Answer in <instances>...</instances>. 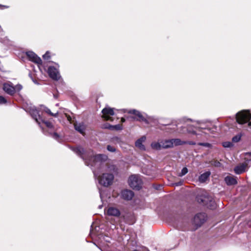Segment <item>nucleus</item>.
Segmentation results:
<instances>
[{
  "instance_id": "obj_5",
  "label": "nucleus",
  "mask_w": 251,
  "mask_h": 251,
  "mask_svg": "<svg viewBox=\"0 0 251 251\" xmlns=\"http://www.w3.org/2000/svg\"><path fill=\"white\" fill-rule=\"evenodd\" d=\"M128 184L133 189H139L141 187L142 181L138 175H132L128 178Z\"/></svg>"
},
{
  "instance_id": "obj_38",
  "label": "nucleus",
  "mask_w": 251,
  "mask_h": 251,
  "mask_svg": "<svg viewBox=\"0 0 251 251\" xmlns=\"http://www.w3.org/2000/svg\"><path fill=\"white\" fill-rule=\"evenodd\" d=\"M58 137V135L57 133H54L53 134V137L55 138V139H57V137Z\"/></svg>"
},
{
  "instance_id": "obj_29",
  "label": "nucleus",
  "mask_w": 251,
  "mask_h": 251,
  "mask_svg": "<svg viewBox=\"0 0 251 251\" xmlns=\"http://www.w3.org/2000/svg\"><path fill=\"white\" fill-rule=\"evenodd\" d=\"M198 145L206 148H210L211 147V145L208 143H199Z\"/></svg>"
},
{
  "instance_id": "obj_31",
  "label": "nucleus",
  "mask_w": 251,
  "mask_h": 251,
  "mask_svg": "<svg viewBox=\"0 0 251 251\" xmlns=\"http://www.w3.org/2000/svg\"><path fill=\"white\" fill-rule=\"evenodd\" d=\"M14 87V89H15V92L16 91H20L22 89V88H23L22 86L21 85H20V84L16 85Z\"/></svg>"
},
{
  "instance_id": "obj_28",
  "label": "nucleus",
  "mask_w": 251,
  "mask_h": 251,
  "mask_svg": "<svg viewBox=\"0 0 251 251\" xmlns=\"http://www.w3.org/2000/svg\"><path fill=\"white\" fill-rule=\"evenodd\" d=\"M42 121L43 123H45V125L47 127H48L50 129H51L53 127V126L52 124L49 121H45L44 120H42Z\"/></svg>"
},
{
  "instance_id": "obj_14",
  "label": "nucleus",
  "mask_w": 251,
  "mask_h": 251,
  "mask_svg": "<svg viewBox=\"0 0 251 251\" xmlns=\"http://www.w3.org/2000/svg\"><path fill=\"white\" fill-rule=\"evenodd\" d=\"M74 126L75 129L81 134H83L84 133L85 126L83 123H76L74 124Z\"/></svg>"
},
{
  "instance_id": "obj_20",
  "label": "nucleus",
  "mask_w": 251,
  "mask_h": 251,
  "mask_svg": "<svg viewBox=\"0 0 251 251\" xmlns=\"http://www.w3.org/2000/svg\"><path fill=\"white\" fill-rule=\"evenodd\" d=\"M210 175V173L209 172H206L202 174H201L200 177H199V181L201 182H205L207 178L209 177V176Z\"/></svg>"
},
{
  "instance_id": "obj_33",
  "label": "nucleus",
  "mask_w": 251,
  "mask_h": 251,
  "mask_svg": "<svg viewBox=\"0 0 251 251\" xmlns=\"http://www.w3.org/2000/svg\"><path fill=\"white\" fill-rule=\"evenodd\" d=\"M111 127L117 130L122 129V126L120 125H117L114 126H112Z\"/></svg>"
},
{
  "instance_id": "obj_47",
  "label": "nucleus",
  "mask_w": 251,
  "mask_h": 251,
  "mask_svg": "<svg viewBox=\"0 0 251 251\" xmlns=\"http://www.w3.org/2000/svg\"><path fill=\"white\" fill-rule=\"evenodd\" d=\"M101 207H102V206H99V207H100V208H101Z\"/></svg>"
},
{
  "instance_id": "obj_6",
  "label": "nucleus",
  "mask_w": 251,
  "mask_h": 251,
  "mask_svg": "<svg viewBox=\"0 0 251 251\" xmlns=\"http://www.w3.org/2000/svg\"><path fill=\"white\" fill-rule=\"evenodd\" d=\"M102 117L107 121H113V119L111 116L114 115L113 109L110 107H105L102 110Z\"/></svg>"
},
{
  "instance_id": "obj_1",
  "label": "nucleus",
  "mask_w": 251,
  "mask_h": 251,
  "mask_svg": "<svg viewBox=\"0 0 251 251\" xmlns=\"http://www.w3.org/2000/svg\"><path fill=\"white\" fill-rule=\"evenodd\" d=\"M74 151L82 157L87 166L100 165L102 161H104L107 159V157L105 155L99 154L94 155L93 151L86 152L81 147L75 148Z\"/></svg>"
},
{
  "instance_id": "obj_4",
  "label": "nucleus",
  "mask_w": 251,
  "mask_h": 251,
  "mask_svg": "<svg viewBox=\"0 0 251 251\" xmlns=\"http://www.w3.org/2000/svg\"><path fill=\"white\" fill-rule=\"evenodd\" d=\"M251 118V114L249 111H242L236 114V121L240 124L248 122Z\"/></svg>"
},
{
  "instance_id": "obj_25",
  "label": "nucleus",
  "mask_w": 251,
  "mask_h": 251,
  "mask_svg": "<svg viewBox=\"0 0 251 251\" xmlns=\"http://www.w3.org/2000/svg\"><path fill=\"white\" fill-rule=\"evenodd\" d=\"M188 173V169L186 167H184L181 172L178 174L179 176H182Z\"/></svg>"
},
{
  "instance_id": "obj_8",
  "label": "nucleus",
  "mask_w": 251,
  "mask_h": 251,
  "mask_svg": "<svg viewBox=\"0 0 251 251\" xmlns=\"http://www.w3.org/2000/svg\"><path fill=\"white\" fill-rule=\"evenodd\" d=\"M205 214L204 213H199L194 218V223L198 226H200L205 221Z\"/></svg>"
},
{
  "instance_id": "obj_35",
  "label": "nucleus",
  "mask_w": 251,
  "mask_h": 251,
  "mask_svg": "<svg viewBox=\"0 0 251 251\" xmlns=\"http://www.w3.org/2000/svg\"><path fill=\"white\" fill-rule=\"evenodd\" d=\"M49 52L47 51L44 55H43V57L44 59H48L50 58Z\"/></svg>"
},
{
  "instance_id": "obj_27",
  "label": "nucleus",
  "mask_w": 251,
  "mask_h": 251,
  "mask_svg": "<svg viewBox=\"0 0 251 251\" xmlns=\"http://www.w3.org/2000/svg\"><path fill=\"white\" fill-rule=\"evenodd\" d=\"M223 146L225 148H230L233 146V144L230 142H225L223 143Z\"/></svg>"
},
{
  "instance_id": "obj_9",
  "label": "nucleus",
  "mask_w": 251,
  "mask_h": 251,
  "mask_svg": "<svg viewBox=\"0 0 251 251\" xmlns=\"http://www.w3.org/2000/svg\"><path fill=\"white\" fill-rule=\"evenodd\" d=\"M26 55L29 59L38 64V65H41L42 60L33 51H28L26 52Z\"/></svg>"
},
{
  "instance_id": "obj_12",
  "label": "nucleus",
  "mask_w": 251,
  "mask_h": 251,
  "mask_svg": "<svg viewBox=\"0 0 251 251\" xmlns=\"http://www.w3.org/2000/svg\"><path fill=\"white\" fill-rule=\"evenodd\" d=\"M122 197L126 200H130L134 196L133 192L131 190H124L122 192Z\"/></svg>"
},
{
  "instance_id": "obj_40",
  "label": "nucleus",
  "mask_w": 251,
  "mask_h": 251,
  "mask_svg": "<svg viewBox=\"0 0 251 251\" xmlns=\"http://www.w3.org/2000/svg\"><path fill=\"white\" fill-rule=\"evenodd\" d=\"M246 155H249L250 156H251V152H247L246 153Z\"/></svg>"
},
{
  "instance_id": "obj_15",
  "label": "nucleus",
  "mask_w": 251,
  "mask_h": 251,
  "mask_svg": "<svg viewBox=\"0 0 251 251\" xmlns=\"http://www.w3.org/2000/svg\"><path fill=\"white\" fill-rule=\"evenodd\" d=\"M128 113L137 116L138 117L137 120L140 121H145V122L147 123V121L143 117V116L139 111L133 109L128 111Z\"/></svg>"
},
{
  "instance_id": "obj_2",
  "label": "nucleus",
  "mask_w": 251,
  "mask_h": 251,
  "mask_svg": "<svg viewBox=\"0 0 251 251\" xmlns=\"http://www.w3.org/2000/svg\"><path fill=\"white\" fill-rule=\"evenodd\" d=\"M99 182L104 187L111 185L114 180V175L112 173H103L98 177Z\"/></svg>"
},
{
  "instance_id": "obj_18",
  "label": "nucleus",
  "mask_w": 251,
  "mask_h": 251,
  "mask_svg": "<svg viewBox=\"0 0 251 251\" xmlns=\"http://www.w3.org/2000/svg\"><path fill=\"white\" fill-rule=\"evenodd\" d=\"M247 167V164H242L239 166H236L234 168V172L237 174H240L244 172L246 170V168Z\"/></svg>"
},
{
  "instance_id": "obj_23",
  "label": "nucleus",
  "mask_w": 251,
  "mask_h": 251,
  "mask_svg": "<svg viewBox=\"0 0 251 251\" xmlns=\"http://www.w3.org/2000/svg\"><path fill=\"white\" fill-rule=\"evenodd\" d=\"M42 110H43L44 111H45L46 113H48V114L51 115V116H54V117H56L58 115V112H57L55 114H53V113H52L50 110L47 107H45V106H42Z\"/></svg>"
},
{
  "instance_id": "obj_34",
  "label": "nucleus",
  "mask_w": 251,
  "mask_h": 251,
  "mask_svg": "<svg viewBox=\"0 0 251 251\" xmlns=\"http://www.w3.org/2000/svg\"><path fill=\"white\" fill-rule=\"evenodd\" d=\"M184 144H188L190 145H195L196 143L194 141H184Z\"/></svg>"
},
{
  "instance_id": "obj_3",
  "label": "nucleus",
  "mask_w": 251,
  "mask_h": 251,
  "mask_svg": "<svg viewBox=\"0 0 251 251\" xmlns=\"http://www.w3.org/2000/svg\"><path fill=\"white\" fill-rule=\"evenodd\" d=\"M197 201L198 202L202 203L211 209L214 208L215 206V201L211 197L208 195L201 196L197 198Z\"/></svg>"
},
{
  "instance_id": "obj_22",
  "label": "nucleus",
  "mask_w": 251,
  "mask_h": 251,
  "mask_svg": "<svg viewBox=\"0 0 251 251\" xmlns=\"http://www.w3.org/2000/svg\"><path fill=\"white\" fill-rule=\"evenodd\" d=\"M171 140L173 143V147L174 146H178L184 144V141H182L179 139H172Z\"/></svg>"
},
{
  "instance_id": "obj_30",
  "label": "nucleus",
  "mask_w": 251,
  "mask_h": 251,
  "mask_svg": "<svg viewBox=\"0 0 251 251\" xmlns=\"http://www.w3.org/2000/svg\"><path fill=\"white\" fill-rule=\"evenodd\" d=\"M107 149L108 151L111 152H115L116 151L115 148L110 145H108L107 146Z\"/></svg>"
},
{
  "instance_id": "obj_37",
  "label": "nucleus",
  "mask_w": 251,
  "mask_h": 251,
  "mask_svg": "<svg viewBox=\"0 0 251 251\" xmlns=\"http://www.w3.org/2000/svg\"><path fill=\"white\" fill-rule=\"evenodd\" d=\"M8 7L7 6H5V5H0V9H4V8H8Z\"/></svg>"
},
{
  "instance_id": "obj_7",
  "label": "nucleus",
  "mask_w": 251,
  "mask_h": 251,
  "mask_svg": "<svg viewBox=\"0 0 251 251\" xmlns=\"http://www.w3.org/2000/svg\"><path fill=\"white\" fill-rule=\"evenodd\" d=\"M48 73L50 77L52 79L57 80L60 78V75L58 70L54 67H49Z\"/></svg>"
},
{
  "instance_id": "obj_44",
  "label": "nucleus",
  "mask_w": 251,
  "mask_h": 251,
  "mask_svg": "<svg viewBox=\"0 0 251 251\" xmlns=\"http://www.w3.org/2000/svg\"><path fill=\"white\" fill-rule=\"evenodd\" d=\"M248 125H249V126H251V122H249V124H248Z\"/></svg>"
},
{
  "instance_id": "obj_41",
  "label": "nucleus",
  "mask_w": 251,
  "mask_h": 251,
  "mask_svg": "<svg viewBox=\"0 0 251 251\" xmlns=\"http://www.w3.org/2000/svg\"><path fill=\"white\" fill-rule=\"evenodd\" d=\"M93 173H94V175H95V176H97V173H96V171L94 170V171H93Z\"/></svg>"
},
{
  "instance_id": "obj_43",
  "label": "nucleus",
  "mask_w": 251,
  "mask_h": 251,
  "mask_svg": "<svg viewBox=\"0 0 251 251\" xmlns=\"http://www.w3.org/2000/svg\"><path fill=\"white\" fill-rule=\"evenodd\" d=\"M68 120L70 121H71V117H68Z\"/></svg>"
},
{
  "instance_id": "obj_39",
  "label": "nucleus",
  "mask_w": 251,
  "mask_h": 251,
  "mask_svg": "<svg viewBox=\"0 0 251 251\" xmlns=\"http://www.w3.org/2000/svg\"><path fill=\"white\" fill-rule=\"evenodd\" d=\"M121 121H122V123H124L125 121V119L124 118H122L121 119Z\"/></svg>"
},
{
  "instance_id": "obj_19",
  "label": "nucleus",
  "mask_w": 251,
  "mask_h": 251,
  "mask_svg": "<svg viewBox=\"0 0 251 251\" xmlns=\"http://www.w3.org/2000/svg\"><path fill=\"white\" fill-rule=\"evenodd\" d=\"M161 143L162 148L163 149H167L173 147L171 139L162 140L161 141Z\"/></svg>"
},
{
  "instance_id": "obj_16",
  "label": "nucleus",
  "mask_w": 251,
  "mask_h": 251,
  "mask_svg": "<svg viewBox=\"0 0 251 251\" xmlns=\"http://www.w3.org/2000/svg\"><path fill=\"white\" fill-rule=\"evenodd\" d=\"M225 181L228 185H235L237 183L236 179L233 176H229L225 178Z\"/></svg>"
},
{
  "instance_id": "obj_26",
  "label": "nucleus",
  "mask_w": 251,
  "mask_h": 251,
  "mask_svg": "<svg viewBox=\"0 0 251 251\" xmlns=\"http://www.w3.org/2000/svg\"><path fill=\"white\" fill-rule=\"evenodd\" d=\"M186 131H187V132L188 133H190V134H193V135H195L196 136V137H197V138L198 139H199V137H198V136L200 135V134L197 133V132L196 131L191 130L188 129H187L186 130Z\"/></svg>"
},
{
  "instance_id": "obj_24",
  "label": "nucleus",
  "mask_w": 251,
  "mask_h": 251,
  "mask_svg": "<svg viewBox=\"0 0 251 251\" xmlns=\"http://www.w3.org/2000/svg\"><path fill=\"white\" fill-rule=\"evenodd\" d=\"M241 138V134H238V135L234 136L232 138V141L233 142L236 143V142H239Z\"/></svg>"
},
{
  "instance_id": "obj_46",
  "label": "nucleus",
  "mask_w": 251,
  "mask_h": 251,
  "mask_svg": "<svg viewBox=\"0 0 251 251\" xmlns=\"http://www.w3.org/2000/svg\"><path fill=\"white\" fill-rule=\"evenodd\" d=\"M200 128H202V129H205V127H201Z\"/></svg>"
},
{
  "instance_id": "obj_21",
  "label": "nucleus",
  "mask_w": 251,
  "mask_h": 251,
  "mask_svg": "<svg viewBox=\"0 0 251 251\" xmlns=\"http://www.w3.org/2000/svg\"><path fill=\"white\" fill-rule=\"evenodd\" d=\"M151 147L152 149L159 150L162 149L161 143V141L160 142H152L151 144Z\"/></svg>"
},
{
  "instance_id": "obj_36",
  "label": "nucleus",
  "mask_w": 251,
  "mask_h": 251,
  "mask_svg": "<svg viewBox=\"0 0 251 251\" xmlns=\"http://www.w3.org/2000/svg\"><path fill=\"white\" fill-rule=\"evenodd\" d=\"M185 128L183 127L182 129H181L178 132L181 134L185 133V130H184Z\"/></svg>"
},
{
  "instance_id": "obj_11",
  "label": "nucleus",
  "mask_w": 251,
  "mask_h": 251,
  "mask_svg": "<svg viewBox=\"0 0 251 251\" xmlns=\"http://www.w3.org/2000/svg\"><path fill=\"white\" fill-rule=\"evenodd\" d=\"M30 113L33 118L36 121V122L40 125V120L41 119L40 115L39 114L38 111L35 108H32L30 109Z\"/></svg>"
},
{
  "instance_id": "obj_13",
  "label": "nucleus",
  "mask_w": 251,
  "mask_h": 251,
  "mask_svg": "<svg viewBox=\"0 0 251 251\" xmlns=\"http://www.w3.org/2000/svg\"><path fill=\"white\" fill-rule=\"evenodd\" d=\"M3 90L8 94L13 95L15 93L14 86L9 83H4L3 86Z\"/></svg>"
},
{
  "instance_id": "obj_45",
  "label": "nucleus",
  "mask_w": 251,
  "mask_h": 251,
  "mask_svg": "<svg viewBox=\"0 0 251 251\" xmlns=\"http://www.w3.org/2000/svg\"><path fill=\"white\" fill-rule=\"evenodd\" d=\"M170 128H171V129H175V127H169Z\"/></svg>"
},
{
  "instance_id": "obj_32",
  "label": "nucleus",
  "mask_w": 251,
  "mask_h": 251,
  "mask_svg": "<svg viewBox=\"0 0 251 251\" xmlns=\"http://www.w3.org/2000/svg\"><path fill=\"white\" fill-rule=\"evenodd\" d=\"M6 100L2 96H0V104L6 103Z\"/></svg>"
},
{
  "instance_id": "obj_42",
  "label": "nucleus",
  "mask_w": 251,
  "mask_h": 251,
  "mask_svg": "<svg viewBox=\"0 0 251 251\" xmlns=\"http://www.w3.org/2000/svg\"><path fill=\"white\" fill-rule=\"evenodd\" d=\"M100 198H102V194H101V192H100Z\"/></svg>"
},
{
  "instance_id": "obj_10",
  "label": "nucleus",
  "mask_w": 251,
  "mask_h": 251,
  "mask_svg": "<svg viewBox=\"0 0 251 251\" xmlns=\"http://www.w3.org/2000/svg\"><path fill=\"white\" fill-rule=\"evenodd\" d=\"M106 212L109 216L117 217H119L121 214L119 209L114 206H110L108 207Z\"/></svg>"
},
{
  "instance_id": "obj_17",
  "label": "nucleus",
  "mask_w": 251,
  "mask_h": 251,
  "mask_svg": "<svg viewBox=\"0 0 251 251\" xmlns=\"http://www.w3.org/2000/svg\"><path fill=\"white\" fill-rule=\"evenodd\" d=\"M146 140V137L143 136L138 140L136 141L135 142V146L137 148H139L140 149L142 150H145V146L142 144L143 142H144Z\"/></svg>"
}]
</instances>
